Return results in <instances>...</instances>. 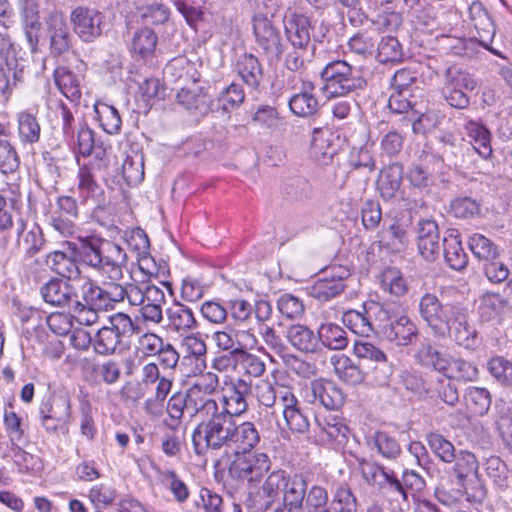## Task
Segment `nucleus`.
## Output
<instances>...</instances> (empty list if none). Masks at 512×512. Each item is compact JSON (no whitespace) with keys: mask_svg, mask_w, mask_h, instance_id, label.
I'll return each mask as SVG.
<instances>
[{"mask_svg":"<svg viewBox=\"0 0 512 512\" xmlns=\"http://www.w3.org/2000/svg\"><path fill=\"white\" fill-rule=\"evenodd\" d=\"M55 83L60 92L69 100L77 101L81 97L80 81L77 75L65 67L54 72Z\"/></svg>","mask_w":512,"mask_h":512,"instance_id":"43","label":"nucleus"},{"mask_svg":"<svg viewBox=\"0 0 512 512\" xmlns=\"http://www.w3.org/2000/svg\"><path fill=\"white\" fill-rule=\"evenodd\" d=\"M71 20L75 32L85 42H91L102 34L104 15L92 7H77L73 10Z\"/></svg>","mask_w":512,"mask_h":512,"instance_id":"10","label":"nucleus"},{"mask_svg":"<svg viewBox=\"0 0 512 512\" xmlns=\"http://www.w3.org/2000/svg\"><path fill=\"white\" fill-rule=\"evenodd\" d=\"M443 252L445 261L450 268L461 271L467 266L468 256L457 236L451 235L448 238H444Z\"/></svg>","mask_w":512,"mask_h":512,"instance_id":"44","label":"nucleus"},{"mask_svg":"<svg viewBox=\"0 0 512 512\" xmlns=\"http://www.w3.org/2000/svg\"><path fill=\"white\" fill-rule=\"evenodd\" d=\"M330 508L333 512H357L358 500L349 486L341 485L333 495Z\"/></svg>","mask_w":512,"mask_h":512,"instance_id":"57","label":"nucleus"},{"mask_svg":"<svg viewBox=\"0 0 512 512\" xmlns=\"http://www.w3.org/2000/svg\"><path fill=\"white\" fill-rule=\"evenodd\" d=\"M467 407L474 415L486 414L491 405V396L487 389L481 387L468 388L466 395Z\"/></svg>","mask_w":512,"mask_h":512,"instance_id":"52","label":"nucleus"},{"mask_svg":"<svg viewBox=\"0 0 512 512\" xmlns=\"http://www.w3.org/2000/svg\"><path fill=\"white\" fill-rule=\"evenodd\" d=\"M321 91L327 98L345 97L366 86V80L359 67L344 60L327 63L320 72Z\"/></svg>","mask_w":512,"mask_h":512,"instance_id":"3","label":"nucleus"},{"mask_svg":"<svg viewBox=\"0 0 512 512\" xmlns=\"http://www.w3.org/2000/svg\"><path fill=\"white\" fill-rule=\"evenodd\" d=\"M132 318L125 313L109 317V324L100 328L93 337V349L98 355H113L121 347L123 340L138 332Z\"/></svg>","mask_w":512,"mask_h":512,"instance_id":"4","label":"nucleus"},{"mask_svg":"<svg viewBox=\"0 0 512 512\" xmlns=\"http://www.w3.org/2000/svg\"><path fill=\"white\" fill-rule=\"evenodd\" d=\"M167 318L169 326L177 332H186L198 326L192 309L180 302H175L167 310Z\"/></svg>","mask_w":512,"mask_h":512,"instance_id":"39","label":"nucleus"},{"mask_svg":"<svg viewBox=\"0 0 512 512\" xmlns=\"http://www.w3.org/2000/svg\"><path fill=\"white\" fill-rule=\"evenodd\" d=\"M449 354L439 351L430 341L422 342L414 353V359L420 366L443 374Z\"/></svg>","mask_w":512,"mask_h":512,"instance_id":"30","label":"nucleus"},{"mask_svg":"<svg viewBox=\"0 0 512 512\" xmlns=\"http://www.w3.org/2000/svg\"><path fill=\"white\" fill-rule=\"evenodd\" d=\"M92 292L96 295L105 311L113 310L117 303L125 300V286L110 283L106 287H100L90 279L84 280Z\"/></svg>","mask_w":512,"mask_h":512,"instance_id":"34","label":"nucleus"},{"mask_svg":"<svg viewBox=\"0 0 512 512\" xmlns=\"http://www.w3.org/2000/svg\"><path fill=\"white\" fill-rule=\"evenodd\" d=\"M98 119L103 130L108 134H116L121 129V117L117 109L107 104L95 107Z\"/></svg>","mask_w":512,"mask_h":512,"instance_id":"58","label":"nucleus"},{"mask_svg":"<svg viewBox=\"0 0 512 512\" xmlns=\"http://www.w3.org/2000/svg\"><path fill=\"white\" fill-rule=\"evenodd\" d=\"M343 324L352 332L368 337L372 333V324L367 319L365 310H348L342 316Z\"/></svg>","mask_w":512,"mask_h":512,"instance_id":"53","label":"nucleus"},{"mask_svg":"<svg viewBox=\"0 0 512 512\" xmlns=\"http://www.w3.org/2000/svg\"><path fill=\"white\" fill-rule=\"evenodd\" d=\"M418 251L427 261H434L440 254L441 244L438 225L432 220L419 223Z\"/></svg>","mask_w":512,"mask_h":512,"instance_id":"17","label":"nucleus"},{"mask_svg":"<svg viewBox=\"0 0 512 512\" xmlns=\"http://www.w3.org/2000/svg\"><path fill=\"white\" fill-rule=\"evenodd\" d=\"M468 245L472 254L483 262L500 257L498 246L483 234H472L469 237Z\"/></svg>","mask_w":512,"mask_h":512,"instance_id":"45","label":"nucleus"},{"mask_svg":"<svg viewBox=\"0 0 512 512\" xmlns=\"http://www.w3.org/2000/svg\"><path fill=\"white\" fill-rule=\"evenodd\" d=\"M288 40L294 48H308L310 31L308 19L304 16L293 15L285 24Z\"/></svg>","mask_w":512,"mask_h":512,"instance_id":"40","label":"nucleus"},{"mask_svg":"<svg viewBox=\"0 0 512 512\" xmlns=\"http://www.w3.org/2000/svg\"><path fill=\"white\" fill-rule=\"evenodd\" d=\"M253 32L256 43L267 58L269 60H279L283 52L281 38L272 21L262 14L255 15L253 18Z\"/></svg>","mask_w":512,"mask_h":512,"instance_id":"9","label":"nucleus"},{"mask_svg":"<svg viewBox=\"0 0 512 512\" xmlns=\"http://www.w3.org/2000/svg\"><path fill=\"white\" fill-rule=\"evenodd\" d=\"M359 470L368 485L378 488L383 487L384 479L390 471L376 463L365 460L360 461Z\"/></svg>","mask_w":512,"mask_h":512,"instance_id":"62","label":"nucleus"},{"mask_svg":"<svg viewBox=\"0 0 512 512\" xmlns=\"http://www.w3.org/2000/svg\"><path fill=\"white\" fill-rule=\"evenodd\" d=\"M487 370L502 386H512V362L502 356H495L487 362Z\"/></svg>","mask_w":512,"mask_h":512,"instance_id":"55","label":"nucleus"},{"mask_svg":"<svg viewBox=\"0 0 512 512\" xmlns=\"http://www.w3.org/2000/svg\"><path fill=\"white\" fill-rule=\"evenodd\" d=\"M136 15L145 27L160 26L165 25L170 20L171 11L163 3L145 2L136 6Z\"/></svg>","mask_w":512,"mask_h":512,"instance_id":"32","label":"nucleus"},{"mask_svg":"<svg viewBox=\"0 0 512 512\" xmlns=\"http://www.w3.org/2000/svg\"><path fill=\"white\" fill-rule=\"evenodd\" d=\"M315 425L322 441L343 443L346 439L348 427L336 415L318 414L315 416Z\"/></svg>","mask_w":512,"mask_h":512,"instance_id":"25","label":"nucleus"},{"mask_svg":"<svg viewBox=\"0 0 512 512\" xmlns=\"http://www.w3.org/2000/svg\"><path fill=\"white\" fill-rule=\"evenodd\" d=\"M139 307V313L144 322L160 324L163 320V306L166 303L165 293L158 286L148 285L146 297Z\"/></svg>","mask_w":512,"mask_h":512,"instance_id":"21","label":"nucleus"},{"mask_svg":"<svg viewBox=\"0 0 512 512\" xmlns=\"http://www.w3.org/2000/svg\"><path fill=\"white\" fill-rule=\"evenodd\" d=\"M403 179V166L398 163H392L384 167L377 179V189L381 197L388 201L393 199L401 187Z\"/></svg>","mask_w":512,"mask_h":512,"instance_id":"24","label":"nucleus"},{"mask_svg":"<svg viewBox=\"0 0 512 512\" xmlns=\"http://www.w3.org/2000/svg\"><path fill=\"white\" fill-rule=\"evenodd\" d=\"M381 286L385 291L396 297L403 296L408 291L407 280L396 268H387L384 270Z\"/></svg>","mask_w":512,"mask_h":512,"instance_id":"54","label":"nucleus"},{"mask_svg":"<svg viewBox=\"0 0 512 512\" xmlns=\"http://www.w3.org/2000/svg\"><path fill=\"white\" fill-rule=\"evenodd\" d=\"M123 178L128 185H137L144 179V155L134 152L127 155L122 165Z\"/></svg>","mask_w":512,"mask_h":512,"instance_id":"50","label":"nucleus"},{"mask_svg":"<svg viewBox=\"0 0 512 512\" xmlns=\"http://www.w3.org/2000/svg\"><path fill=\"white\" fill-rule=\"evenodd\" d=\"M377 241L381 248L391 253L403 251L408 244L407 231L403 225L394 221L390 225H383L377 233Z\"/></svg>","mask_w":512,"mask_h":512,"instance_id":"26","label":"nucleus"},{"mask_svg":"<svg viewBox=\"0 0 512 512\" xmlns=\"http://www.w3.org/2000/svg\"><path fill=\"white\" fill-rule=\"evenodd\" d=\"M55 417L65 421L71 418V399L66 393H57L49 396L39 407V415Z\"/></svg>","mask_w":512,"mask_h":512,"instance_id":"37","label":"nucleus"},{"mask_svg":"<svg viewBox=\"0 0 512 512\" xmlns=\"http://www.w3.org/2000/svg\"><path fill=\"white\" fill-rule=\"evenodd\" d=\"M91 374L96 383L113 385L121 378V366L118 361L107 359L94 363L91 367Z\"/></svg>","mask_w":512,"mask_h":512,"instance_id":"46","label":"nucleus"},{"mask_svg":"<svg viewBox=\"0 0 512 512\" xmlns=\"http://www.w3.org/2000/svg\"><path fill=\"white\" fill-rule=\"evenodd\" d=\"M443 375L449 380L473 382L478 379L479 370L473 362L449 355Z\"/></svg>","mask_w":512,"mask_h":512,"instance_id":"31","label":"nucleus"},{"mask_svg":"<svg viewBox=\"0 0 512 512\" xmlns=\"http://www.w3.org/2000/svg\"><path fill=\"white\" fill-rule=\"evenodd\" d=\"M416 323L406 314L394 316L383 327V335L387 341L396 346L411 345L418 337Z\"/></svg>","mask_w":512,"mask_h":512,"instance_id":"13","label":"nucleus"},{"mask_svg":"<svg viewBox=\"0 0 512 512\" xmlns=\"http://www.w3.org/2000/svg\"><path fill=\"white\" fill-rule=\"evenodd\" d=\"M177 101L185 109L197 116L208 114L211 106L210 97L200 90L182 88L177 93Z\"/></svg>","mask_w":512,"mask_h":512,"instance_id":"35","label":"nucleus"},{"mask_svg":"<svg viewBox=\"0 0 512 512\" xmlns=\"http://www.w3.org/2000/svg\"><path fill=\"white\" fill-rule=\"evenodd\" d=\"M17 135L23 145H34L40 141L41 126L39 120L30 110H22L16 114Z\"/></svg>","mask_w":512,"mask_h":512,"instance_id":"27","label":"nucleus"},{"mask_svg":"<svg viewBox=\"0 0 512 512\" xmlns=\"http://www.w3.org/2000/svg\"><path fill=\"white\" fill-rule=\"evenodd\" d=\"M75 149L84 157L93 155L97 159H103L106 154L104 144L97 141L94 131L85 125L81 126L77 132Z\"/></svg>","mask_w":512,"mask_h":512,"instance_id":"38","label":"nucleus"},{"mask_svg":"<svg viewBox=\"0 0 512 512\" xmlns=\"http://www.w3.org/2000/svg\"><path fill=\"white\" fill-rule=\"evenodd\" d=\"M287 475L285 471L278 469L272 471L264 481L261 492L269 499L268 503L273 502L283 492L286 484Z\"/></svg>","mask_w":512,"mask_h":512,"instance_id":"60","label":"nucleus"},{"mask_svg":"<svg viewBox=\"0 0 512 512\" xmlns=\"http://www.w3.org/2000/svg\"><path fill=\"white\" fill-rule=\"evenodd\" d=\"M80 288L79 296L69 309L80 324L90 326L98 322L99 312L105 310L85 281Z\"/></svg>","mask_w":512,"mask_h":512,"instance_id":"14","label":"nucleus"},{"mask_svg":"<svg viewBox=\"0 0 512 512\" xmlns=\"http://www.w3.org/2000/svg\"><path fill=\"white\" fill-rule=\"evenodd\" d=\"M235 70L242 81L252 90H258L264 80L263 67L253 54L239 55L235 62Z\"/></svg>","mask_w":512,"mask_h":512,"instance_id":"20","label":"nucleus"},{"mask_svg":"<svg viewBox=\"0 0 512 512\" xmlns=\"http://www.w3.org/2000/svg\"><path fill=\"white\" fill-rule=\"evenodd\" d=\"M261 441L260 431L252 421L235 422L229 448H235L236 455L251 452Z\"/></svg>","mask_w":512,"mask_h":512,"instance_id":"15","label":"nucleus"},{"mask_svg":"<svg viewBox=\"0 0 512 512\" xmlns=\"http://www.w3.org/2000/svg\"><path fill=\"white\" fill-rule=\"evenodd\" d=\"M86 278H51L40 288L43 300L55 307L70 308L79 296Z\"/></svg>","mask_w":512,"mask_h":512,"instance_id":"5","label":"nucleus"},{"mask_svg":"<svg viewBox=\"0 0 512 512\" xmlns=\"http://www.w3.org/2000/svg\"><path fill=\"white\" fill-rule=\"evenodd\" d=\"M286 338L298 351L315 353L318 351V333L315 334L308 326L293 324L287 328Z\"/></svg>","mask_w":512,"mask_h":512,"instance_id":"28","label":"nucleus"},{"mask_svg":"<svg viewBox=\"0 0 512 512\" xmlns=\"http://www.w3.org/2000/svg\"><path fill=\"white\" fill-rule=\"evenodd\" d=\"M362 309L367 314V319L372 324V333L378 329L383 331V327L387 324L386 322L391 319L389 318L388 310L380 303L376 301H367L362 305Z\"/></svg>","mask_w":512,"mask_h":512,"instance_id":"61","label":"nucleus"},{"mask_svg":"<svg viewBox=\"0 0 512 512\" xmlns=\"http://www.w3.org/2000/svg\"><path fill=\"white\" fill-rule=\"evenodd\" d=\"M283 489L284 502L289 505L288 512H300L301 502L305 495V481L298 476L286 479Z\"/></svg>","mask_w":512,"mask_h":512,"instance_id":"48","label":"nucleus"},{"mask_svg":"<svg viewBox=\"0 0 512 512\" xmlns=\"http://www.w3.org/2000/svg\"><path fill=\"white\" fill-rule=\"evenodd\" d=\"M332 133L328 129L315 128L312 133L310 156L321 165H327L336 154Z\"/></svg>","mask_w":512,"mask_h":512,"instance_id":"23","label":"nucleus"},{"mask_svg":"<svg viewBox=\"0 0 512 512\" xmlns=\"http://www.w3.org/2000/svg\"><path fill=\"white\" fill-rule=\"evenodd\" d=\"M47 265L64 278H73L78 274V265L74 259L62 251L51 252L46 259Z\"/></svg>","mask_w":512,"mask_h":512,"instance_id":"49","label":"nucleus"},{"mask_svg":"<svg viewBox=\"0 0 512 512\" xmlns=\"http://www.w3.org/2000/svg\"><path fill=\"white\" fill-rule=\"evenodd\" d=\"M465 130L473 150L481 158L488 159L492 155V135L489 129L480 122L469 120L465 124Z\"/></svg>","mask_w":512,"mask_h":512,"instance_id":"29","label":"nucleus"},{"mask_svg":"<svg viewBox=\"0 0 512 512\" xmlns=\"http://www.w3.org/2000/svg\"><path fill=\"white\" fill-rule=\"evenodd\" d=\"M252 394V383L244 378L231 381L218 402L220 411L238 419L249 411L248 398Z\"/></svg>","mask_w":512,"mask_h":512,"instance_id":"7","label":"nucleus"},{"mask_svg":"<svg viewBox=\"0 0 512 512\" xmlns=\"http://www.w3.org/2000/svg\"><path fill=\"white\" fill-rule=\"evenodd\" d=\"M312 398L310 402L319 401V403L329 410L340 408L344 403V394L342 390L332 381L316 380L310 385Z\"/></svg>","mask_w":512,"mask_h":512,"instance_id":"18","label":"nucleus"},{"mask_svg":"<svg viewBox=\"0 0 512 512\" xmlns=\"http://www.w3.org/2000/svg\"><path fill=\"white\" fill-rule=\"evenodd\" d=\"M207 286L198 278L187 276L182 280L181 298L187 302H197L205 294Z\"/></svg>","mask_w":512,"mask_h":512,"instance_id":"64","label":"nucleus"},{"mask_svg":"<svg viewBox=\"0 0 512 512\" xmlns=\"http://www.w3.org/2000/svg\"><path fill=\"white\" fill-rule=\"evenodd\" d=\"M157 43V34L151 28L143 27L133 34L130 50L142 59H149L153 57Z\"/></svg>","mask_w":512,"mask_h":512,"instance_id":"36","label":"nucleus"},{"mask_svg":"<svg viewBox=\"0 0 512 512\" xmlns=\"http://www.w3.org/2000/svg\"><path fill=\"white\" fill-rule=\"evenodd\" d=\"M103 273L111 280H119L123 276L122 268L126 264L125 251L112 241H101Z\"/></svg>","mask_w":512,"mask_h":512,"instance_id":"19","label":"nucleus"},{"mask_svg":"<svg viewBox=\"0 0 512 512\" xmlns=\"http://www.w3.org/2000/svg\"><path fill=\"white\" fill-rule=\"evenodd\" d=\"M349 275L348 269L341 266L334 267L330 271H326L325 276L310 287L309 293L321 302L329 301L344 291L345 280Z\"/></svg>","mask_w":512,"mask_h":512,"instance_id":"11","label":"nucleus"},{"mask_svg":"<svg viewBox=\"0 0 512 512\" xmlns=\"http://www.w3.org/2000/svg\"><path fill=\"white\" fill-rule=\"evenodd\" d=\"M202 421L196 426L192 442L197 454L205 449L219 450L228 447L236 419L221 412L219 405L199 414Z\"/></svg>","mask_w":512,"mask_h":512,"instance_id":"2","label":"nucleus"},{"mask_svg":"<svg viewBox=\"0 0 512 512\" xmlns=\"http://www.w3.org/2000/svg\"><path fill=\"white\" fill-rule=\"evenodd\" d=\"M508 302L499 293L486 292L479 298L478 313L482 320L496 318L507 307Z\"/></svg>","mask_w":512,"mask_h":512,"instance_id":"47","label":"nucleus"},{"mask_svg":"<svg viewBox=\"0 0 512 512\" xmlns=\"http://www.w3.org/2000/svg\"><path fill=\"white\" fill-rule=\"evenodd\" d=\"M219 387V377L213 372L201 374L187 389L189 409L199 414L219 405L213 395Z\"/></svg>","mask_w":512,"mask_h":512,"instance_id":"6","label":"nucleus"},{"mask_svg":"<svg viewBox=\"0 0 512 512\" xmlns=\"http://www.w3.org/2000/svg\"><path fill=\"white\" fill-rule=\"evenodd\" d=\"M418 312L435 337H450L465 349L476 345L477 332L470 323L469 311L464 304L443 303L434 293L426 292L420 298Z\"/></svg>","mask_w":512,"mask_h":512,"instance_id":"1","label":"nucleus"},{"mask_svg":"<svg viewBox=\"0 0 512 512\" xmlns=\"http://www.w3.org/2000/svg\"><path fill=\"white\" fill-rule=\"evenodd\" d=\"M430 449L440 460L446 463H452L455 459L454 445L439 433H429L426 436Z\"/></svg>","mask_w":512,"mask_h":512,"instance_id":"59","label":"nucleus"},{"mask_svg":"<svg viewBox=\"0 0 512 512\" xmlns=\"http://www.w3.org/2000/svg\"><path fill=\"white\" fill-rule=\"evenodd\" d=\"M377 60L380 63H397L403 59V50L400 42L394 36H383L377 47Z\"/></svg>","mask_w":512,"mask_h":512,"instance_id":"51","label":"nucleus"},{"mask_svg":"<svg viewBox=\"0 0 512 512\" xmlns=\"http://www.w3.org/2000/svg\"><path fill=\"white\" fill-rule=\"evenodd\" d=\"M76 192L80 202L91 207H99L105 201L104 190L87 167L79 169Z\"/></svg>","mask_w":512,"mask_h":512,"instance_id":"16","label":"nucleus"},{"mask_svg":"<svg viewBox=\"0 0 512 512\" xmlns=\"http://www.w3.org/2000/svg\"><path fill=\"white\" fill-rule=\"evenodd\" d=\"M454 473L464 487L463 481L470 475H476L479 464L475 455L469 451L462 450L455 455Z\"/></svg>","mask_w":512,"mask_h":512,"instance_id":"56","label":"nucleus"},{"mask_svg":"<svg viewBox=\"0 0 512 512\" xmlns=\"http://www.w3.org/2000/svg\"><path fill=\"white\" fill-rule=\"evenodd\" d=\"M271 459L264 452L241 453L230 466L231 475L249 482L259 481L271 468Z\"/></svg>","mask_w":512,"mask_h":512,"instance_id":"8","label":"nucleus"},{"mask_svg":"<svg viewBox=\"0 0 512 512\" xmlns=\"http://www.w3.org/2000/svg\"><path fill=\"white\" fill-rule=\"evenodd\" d=\"M315 85L312 81H302L301 91L289 99V108L293 114L299 117H310L317 113L318 99L313 95Z\"/></svg>","mask_w":512,"mask_h":512,"instance_id":"22","label":"nucleus"},{"mask_svg":"<svg viewBox=\"0 0 512 512\" xmlns=\"http://www.w3.org/2000/svg\"><path fill=\"white\" fill-rule=\"evenodd\" d=\"M331 363L335 373L342 381L350 385H356L364 380V373L349 357L345 355H335L331 358Z\"/></svg>","mask_w":512,"mask_h":512,"instance_id":"42","label":"nucleus"},{"mask_svg":"<svg viewBox=\"0 0 512 512\" xmlns=\"http://www.w3.org/2000/svg\"><path fill=\"white\" fill-rule=\"evenodd\" d=\"M48 25L52 49L59 54L68 50L70 33L63 14L58 11L52 12L48 20Z\"/></svg>","mask_w":512,"mask_h":512,"instance_id":"33","label":"nucleus"},{"mask_svg":"<svg viewBox=\"0 0 512 512\" xmlns=\"http://www.w3.org/2000/svg\"><path fill=\"white\" fill-rule=\"evenodd\" d=\"M469 18L477 33L474 38L479 42V44L494 55L505 58L500 51L490 46L495 35V26L480 2H473L469 6Z\"/></svg>","mask_w":512,"mask_h":512,"instance_id":"12","label":"nucleus"},{"mask_svg":"<svg viewBox=\"0 0 512 512\" xmlns=\"http://www.w3.org/2000/svg\"><path fill=\"white\" fill-rule=\"evenodd\" d=\"M163 483L169 488L175 500L184 503L189 497L187 485L178 477L174 470H164L161 472Z\"/></svg>","mask_w":512,"mask_h":512,"instance_id":"63","label":"nucleus"},{"mask_svg":"<svg viewBox=\"0 0 512 512\" xmlns=\"http://www.w3.org/2000/svg\"><path fill=\"white\" fill-rule=\"evenodd\" d=\"M320 343L330 350H342L348 345V337L341 326L324 323L318 328V346Z\"/></svg>","mask_w":512,"mask_h":512,"instance_id":"41","label":"nucleus"}]
</instances>
